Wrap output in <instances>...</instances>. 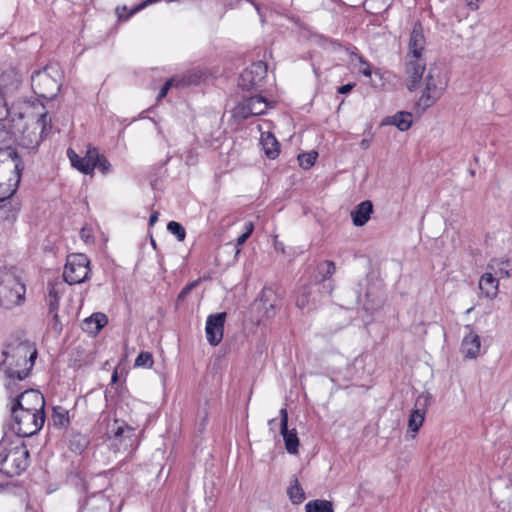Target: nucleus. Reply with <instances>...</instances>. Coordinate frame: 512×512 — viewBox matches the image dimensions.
I'll list each match as a JSON object with an SVG mask.
<instances>
[{
	"mask_svg": "<svg viewBox=\"0 0 512 512\" xmlns=\"http://www.w3.org/2000/svg\"><path fill=\"white\" fill-rule=\"evenodd\" d=\"M48 318V327L53 330L56 334H60L63 329V325L60 321V317L58 315V309H54L53 311L48 309L47 312Z\"/></svg>",
	"mask_w": 512,
	"mask_h": 512,
	"instance_id": "nucleus-32",
	"label": "nucleus"
},
{
	"mask_svg": "<svg viewBox=\"0 0 512 512\" xmlns=\"http://www.w3.org/2000/svg\"><path fill=\"white\" fill-rule=\"evenodd\" d=\"M361 146H362V147H364V148H367V147L369 146V141H367V140H365V139H364V140H362V142H361Z\"/></svg>",
	"mask_w": 512,
	"mask_h": 512,
	"instance_id": "nucleus-53",
	"label": "nucleus"
},
{
	"mask_svg": "<svg viewBox=\"0 0 512 512\" xmlns=\"http://www.w3.org/2000/svg\"><path fill=\"white\" fill-rule=\"evenodd\" d=\"M10 407L45 414V399L40 391L27 389L11 400Z\"/></svg>",
	"mask_w": 512,
	"mask_h": 512,
	"instance_id": "nucleus-9",
	"label": "nucleus"
},
{
	"mask_svg": "<svg viewBox=\"0 0 512 512\" xmlns=\"http://www.w3.org/2000/svg\"><path fill=\"white\" fill-rule=\"evenodd\" d=\"M373 212L372 202L365 200L358 204L354 210L351 211V218L355 226L365 225L371 217Z\"/></svg>",
	"mask_w": 512,
	"mask_h": 512,
	"instance_id": "nucleus-22",
	"label": "nucleus"
},
{
	"mask_svg": "<svg viewBox=\"0 0 512 512\" xmlns=\"http://www.w3.org/2000/svg\"><path fill=\"white\" fill-rule=\"evenodd\" d=\"M167 230L173 234L178 241H184L186 237V231L179 222L170 221L167 225Z\"/></svg>",
	"mask_w": 512,
	"mask_h": 512,
	"instance_id": "nucleus-36",
	"label": "nucleus"
},
{
	"mask_svg": "<svg viewBox=\"0 0 512 512\" xmlns=\"http://www.w3.org/2000/svg\"><path fill=\"white\" fill-rule=\"evenodd\" d=\"M431 401L432 395L428 392H423L417 397L414 408L411 410L408 420V429L414 433L413 437H415V434L423 425L426 410L431 404Z\"/></svg>",
	"mask_w": 512,
	"mask_h": 512,
	"instance_id": "nucleus-13",
	"label": "nucleus"
},
{
	"mask_svg": "<svg viewBox=\"0 0 512 512\" xmlns=\"http://www.w3.org/2000/svg\"><path fill=\"white\" fill-rule=\"evenodd\" d=\"M508 266L509 261L507 260L491 259L488 263V269L492 270L496 275H499L502 278L510 276L509 270L507 269Z\"/></svg>",
	"mask_w": 512,
	"mask_h": 512,
	"instance_id": "nucleus-31",
	"label": "nucleus"
},
{
	"mask_svg": "<svg viewBox=\"0 0 512 512\" xmlns=\"http://www.w3.org/2000/svg\"><path fill=\"white\" fill-rule=\"evenodd\" d=\"M197 285V282H192L188 285H186L182 291L178 295V300L182 301L185 299L186 295Z\"/></svg>",
	"mask_w": 512,
	"mask_h": 512,
	"instance_id": "nucleus-44",
	"label": "nucleus"
},
{
	"mask_svg": "<svg viewBox=\"0 0 512 512\" xmlns=\"http://www.w3.org/2000/svg\"><path fill=\"white\" fill-rule=\"evenodd\" d=\"M354 86H355L354 83H348V84L342 85L338 88V93L347 94L353 89Z\"/></svg>",
	"mask_w": 512,
	"mask_h": 512,
	"instance_id": "nucleus-45",
	"label": "nucleus"
},
{
	"mask_svg": "<svg viewBox=\"0 0 512 512\" xmlns=\"http://www.w3.org/2000/svg\"><path fill=\"white\" fill-rule=\"evenodd\" d=\"M269 106L270 102L260 94L245 97L243 101L235 107L234 116L244 120L251 116L262 115Z\"/></svg>",
	"mask_w": 512,
	"mask_h": 512,
	"instance_id": "nucleus-10",
	"label": "nucleus"
},
{
	"mask_svg": "<svg viewBox=\"0 0 512 512\" xmlns=\"http://www.w3.org/2000/svg\"><path fill=\"white\" fill-rule=\"evenodd\" d=\"M374 74H375L376 76H378L380 79H382L383 73L381 72V70H380V69H376V70H374Z\"/></svg>",
	"mask_w": 512,
	"mask_h": 512,
	"instance_id": "nucleus-50",
	"label": "nucleus"
},
{
	"mask_svg": "<svg viewBox=\"0 0 512 512\" xmlns=\"http://www.w3.org/2000/svg\"><path fill=\"white\" fill-rule=\"evenodd\" d=\"M60 71L56 66L48 65L35 71L31 76V86L36 95L53 100L60 91Z\"/></svg>",
	"mask_w": 512,
	"mask_h": 512,
	"instance_id": "nucleus-4",
	"label": "nucleus"
},
{
	"mask_svg": "<svg viewBox=\"0 0 512 512\" xmlns=\"http://www.w3.org/2000/svg\"><path fill=\"white\" fill-rule=\"evenodd\" d=\"M112 378H113V381H115L117 379V374L115 373Z\"/></svg>",
	"mask_w": 512,
	"mask_h": 512,
	"instance_id": "nucleus-57",
	"label": "nucleus"
},
{
	"mask_svg": "<svg viewBox=\"0 0 512 512\" xmlns=\"http://www.w3.org/2000/svg\"><path fill=\"white\" fill-rule=\"evenodd\" d=\"M65 292V284L60 280H53L47 283V295L45 297V302L47 308L51 311L59 308V302L61 296Z\"/></svg>",
	"mask_w": 512,
	"mask_h": 512,
	"instance_id": "nucleus-21",
	"label": "nucleus"
},
{
	"mask_svg": "<svg viewBox=\"0 0 512 512\" xmlns=\"http://www.w3.org/2000/svg\"><path fill=\"white\" fill-rule=\"evenodd\" d=\"M80 238L86 243L92 242L94 239L92 230L88 227H83L80 231Z\"/></svg>",
	"mask_w": 512,
	"mask_h": 512,
	"instance_id": "nucleus-42",
	"label": "nucleus"
},
{
	"mask_svg": "<svg viewBox=\"0 0 512 512\" xmlns=\"http://www.w3.org/2000/svg\"><path fill=\"white\" fill-rule=\"evenodd\" d=\"M280 414V433L283 436V440L285 443V448L289 454L298 453L299 447V438L297 436L296 430L288 429V413L286 408H282L279 412Z\"/></svg>",
	"mask_w": 512,
	"mask_h": 512,
	"instance_id": "nucleus-16",
	"label": "nucleus"
},
{
	"mask_svg": "<svg viewBox=\"0 0 512 512\" xmlns=\"http://www.w3.org/2000/svg\"><path fill=\"white\" fill-rule=\"evenodd\" d=\"M309 297H310V288L307 286H303L297 295L296 298V305L300 309H304L308 306L309 303Z\"/></svg>",
	"mask_w": 512,
	"mask_h": 512,
	"instance_id": "nucleus-37",
	"label": "nucleus"
},
{
	"mask_svg": "<svg viewBox=\"0 0 512 512\" xmlns=\"http://www.w3.org/2000/svg\"><path fill=\"white\" fill-rule=\"evenodd\" d=\"M354 293H355V304H361L362 303V299H361V296H360L359 289H356L354 291Z\"/></svg>",
	"mask_w": 512,
	"mask_h": 512,
	"instance_id": "nucleus-48",
	"label": "nucleus"
},
{
	"mask_svg": "<svg viewBox=\"0 0 512 512\" xmlns=\"http://www.w3.org/2000/svg\"><path fill=\"white\" fill-rule=\"evenodd\" d=\"M107 434L109 437H113L115 439H120L122 437L130 438L134 436L135 429L127 425L124 421L114 420L113 423L108 425Z\"/></svg>",
	"mask_w": 512,
	"mask_h": 512,
	"instance_id": "nucleus-24",
	"label": "nucleus"
},
{
	"mask_svg": "<svg viewBox=\"0 0 512 512\" xmlns=\"http://www.w3.org/2000/svg\"><path fill=\"white\" fill-rule=\"evenodd\" d=\"M20 211L19 201H0V225L10 228L15 223Z\"/></svg>",
	"mask_w": 512,
	"mask_h": 512,
	"instance_id": "nucleus-20",
	"label": "nucleus"
},
{
	"mask_svg": "<svg viewBox=\"0 0 512 512\" xmlns=\"http://www.w3.org/2000/svg\"><path fill=\"white\" fill-rule=\"evenodd\" d=\"M11 429L16 434L15 438H24L35 435L40 431L45 422V414L25 411L10 407Z\"/></svg>",
	"mask_w": 512,
	"mask_h": 512,
	"instance_id": "nucleus-5",
	"label": "nucleus"
},
{
	"mask_svg": "<svg viewBox=\"0 0 512 512\" xmlns=\"http://www.w3.org/2000/svg\"><path fill=\"white\" fill-rule=\"evenodd\" d=\"M359 61H360L359 72L362 75H364L365 77H371L372 70H371L370 64L363 57H359Z\"/></svg>",
	"mask_w": 512,
	"mask_h": 512,
	"instance_id": "nucleus-40",
	"label": "nucleus"
},
{
	"mask_svg": "<svg viewBox=\"0 0 512 512\" xmlns=\"http://www.w3.org/2000/svg\"><path fill=\"white\" fill-rule=\"evenodd\" d=\"M424 81V90L416 102V105L423 110L431 107L434 103H436L444 90V88L440 86L442 84L441 74L436 66L429 67Z\"/></svg>",
	"mask_w": 512,
	"mask_h": 512,
	"instance_id": "nucleus-8",
	"label": "nucleus"
},
{
	"mask_svg": "<svg viewBox=\"0 0 512 512\" xmlns=\"http://www.w3.org/2000/svg\"><path fill=\"white\" fill-rule=\"evenodd\" d=\"M29 466V451L21 438L0 441V472L8 477L20 475Z\"/></svg>",
	"mask_w": 512,
	"mask_h": 512,
	"instance_id": "nucleus-2",
	"label": "nucleus"
},
{
	"mask_svg": "<svg viewBox=\"0 0 512 512\" xmlns=\"http://www.w3.org/2000/svg\"><path fill=\"white\" fill-rule=\"evenodd\" d=\"M266 314H267V316H268V317H270V316H272V315H273V313H272V314H270V311H269L268 309H266Z\"/></svg>",
	"mask_w": 512,
	"mask_h": 512,
	"instance_id": "nucleus-55",
	"label": "nucleus"
},
{
	"mask_svg": "<svg viewBox=\"0 0 512 512\" xmlns=\"http://www.w3.org/2000/svg\"><path fill=\"white\" fill-rule=\"evenodd\" d=\"M26 287L16 268L0 269V308L12 309L25 301Z\"/></svg>",
	"mask_w": 512,
	"mask_h": 512,
	"instance_id": "nucleus-3",
	"label": "nucleus"
},
{
	"mask_svg": "<svg viewBox=\"0 0 512 512\" xmlns=\"http://www.w3.org/2000/svg\"><path fill=\"white\" fill-rule=\"evenodd\" d=\"M121 10H127V7L126 6H123L122 8H117V13L119 15V18H122V13H121Z\"/></svg>",
	"mask_w": 512,
	"mask_h": 512,
	"instance_id": "nucleus-51",
	"label": "nucleus"
},
{
	"mask_svg": "<svg viewBox=\"0 0 512 512\" xmlns=\"http://www.w3.org/2000/svg\"><path fill=\"white\" fill-rule=\"evenodd\" d=\"M154 360L152 353L147 351H142L137 358L135 359L134 366L135 367H144L151 368L153 366Z\"/></svg>",
	"mask_w": 512,
	"mask_h": 512,
	"instance_id": "nucleus-35",
	"label": "nucleus"
},
{
	"mask_svg": "<svg viewBox=\"0 0 512 512\" xmlns=\"http://www.w3.org/2000/svg\"><path fill=\"white\" fill-rule=\"evenodd\" d=\"M468 333L464 336L461 343V352L467 358H476L480 353L481 340L478 334H476L470 325L465 327Z\"/></svg>",
	"mask_w": 512,
	"mask_h": 512,
	"instance_id": "nucleus-19",
	"label": "nucleus"
},
{
	"mask_svg": "<svg viewBox=\"0 0 512 512\" xmlns=\"http://www.w3.org/2000/svg\"><path fill=\"white\" fill-rule=\"evenodd\" d=\"M426 62L422 57H406L405 75L407 79V89L411 92L419 88Z\"/></svg>",
	"mask_w": 512,
	"mask_h": 512,
	"instance_id": "nucleus-14",
	"label": "nucleus"
},
{
	"mask_svg": "<svg viewBox=\"0 0 512 512\" xmlns=\"http://www.w3.org/2000/svg\"><path fill=\"white\" fill-rule=\"evenodd\" d=\"M159 212L155 211L150 215L149 225L153 226L158 220Z\"/></svg>",
	"mask_w": 512,
	"mask_h": 512,
	"instance_id": "nucleus-47",
	"label": "nucleus"
},
{
	"mask_svg": "<svg viewBox=\"0 0 512 512\" xmlns=\"http://www.w3.org/2000/svg\"><path fill=\"white\" fill-rule=\"evenodd\" d=\"M317 156L318 153L315 151H311L309 153H302L298 155L299 165L304 169H310L314 165Z\"/></svg>",
	"mask_w": 512,
	"mask_h": 512,
	"instance_id": "nucleus-34",
	"label": "nucleus"
},
{
	"mask_svg": "<svg viewBox=\"0 0 512 512\" xmlns=\"http://www.w3.org/2000/svg\"><path fill=\"white\" fill-rule=\"evenodd\" d=\"M173 82H174V79L171 78L168 81H166V83L162 86V88L160 89L159 94L157 96L158 101L167 95L170 87L173 85Z\"/></svg>",
	"mask_w": 512,
	"mask_h": 512,
	"instance_id": "nucleus-41",
	"label": "nucleus"
},
{
	"mask_svg": "<svg viewBox=\"0 0 512 512\" xmlns=\"http://www.w3.org/2000/svg\"><path fill=\"white\" fill-rule=\"evenodd\" d=\"M2 121L3 120H0V143L9 148L11 133Z\"/></svg>",
	"mask_w": 512,
	"mask_h": 512,
	"instance_id": "nucleus-39",
	"label": "nucleus"
},
{
	"mask_svg": "<svg viewBox=\"0 0 512 512\" xmlns=\"http://www.w3.org/2000/svg\"><path fill=\"white\" fill-rule=\"evenodd\" d=\"M67 156L71 165L82 172L83 174H92L95 168H98L103 174H106L111 169V164L108 159L99 153V150L89 145L85 156L80 157L73 149L67 150Z\"/></svg>",
	"mask_w": 512,
	"mask_h": 512,
	"instance_id": "nucleus-6",
	"label": "nucleus"
},
{
	"mask_svg": "<svg viewBox=\"0 0 512 512\" xmlns=\"http://www.w3.org/2000/svg\"><path fill=\"white\" fill-rule=\"evenodd\" d=\"M88 443L89 442L86 436L80 433L73 435L72 438L70 439L71 449L79 453H81L87 447Z\"/></svg>",
	"mask_w": 512,
	"mask_h": 512,
	"instance_id": "nucleus-33",
	"label": "nucleus"
},
{
	"mask_svg": "<svg viewBox=\"0 0 512 512\" xmlns=\"http://www.w3.org/2000/svg\"><path fill=\"white\" fill-rule=\"evenodd\" d=\"M9 157L15 162L14 171L16 172V179H9L6 182H0V201H18L13 196L18 188L24 164L19 158L15 150L9 151Z\"/></svg>",
	"mask_w": 512,
	"mask_h": 512,
	"instance_id": "nucleus-12",
	"label": "nucleus"
},
{
	"mask_svg": "<svg viewBox=\"0 0 512 512\" xmlns=\"http://www.w3.org/2000/svg\"><path fill=\"white\" fill-rule=\"evenodd\" d=\"M267 77L266 63L259 61L253 63L245 69L239 78V86L244 90H258L263 87L264 80Z\"/></svg>",
	"mask_w": 512,
	"mask_h": 512,
	"instance_id": "nucleus-11",
	"label": "nucleus"
},
{
	"mask_svg": "<svg viewBox=\"0 0 512 512\" xmlns=\"http://www.w3.org/2000/svg\"><path fill=\"white\" fill-rule=\"evenodd\" d=\"M245 231L237 238V243L235 246L236 254H239L240 249L239 246L244 244L246 240L250 237L253 232L254 226L252 222H246L244 225Z\"/></svg>",
	"mask_w": 512,
	"mask_h": 512,
	"instance_id": "nucleus-38",
	"label": "nucleus"
},
{
	"mask_svg": "<svg viewBox=\"0 0 512 512\" xmlns=\"http://www.w3.org/2000/svg\"><path fill=\"white\" fill-rule=\"evenodd\" d=\"M363 308H364L365 310H371V309H373V306H372V305H369L367 302H364V303H363Z\"/></svg>",
	"mask_w": 512,
	"mask_h": 512,
	"instance_id": "nucleus-52",
	"label": "nucleus"
},
{
	"mask_svg": "<svg viewBox=\"0 0 512 512\" xmlns=\"http://www.w3.org/2000/svg\"><path fill=\"white\" fill-rule=\"evenodd\" d=\"M226 316L225 312H220L207 317L205 332L210 345L217 346L222 341Z\"/></svg>",
	"mask_w": 512,
	"mask_h": 512,
	"instance_id": "nucleus-15",
	"label": "nucleus"
},
{
	"mask_svg": "<svg viewBox=\"0 0 512 512\" xmlns=\"http://www.w3.org/2000/svg\"><path fill=\"white\" fill-rule=\"evenodd\" d=\"M107 323V316L104 313L96 312L84 319L81 327L84 332L96 335Z\"/></svg>",
	"mask_w": 512,
	"mask_h": 512,
	"instance_id": "nucleus-23",
	"label": "nucleus"
},
{
	"mask_svg": "<svg viewBox=\"0 0 512 512\" xmlns=\"http://www.w3.org/2000/svg\"><path fill=\"white\" fill-rule=\"evenodd\" d=\"M426 39L424 36L423 26L420 22H416L410 34L408 43V57H422L425 49Z\"/></svg>",
	"mask_w": 512,
	"mask_h": 512,
	"instance_id": "nucleus-18",
	"label": "nucleus"
},
{
	"mask_svg": "<svg viewBox=\"0 0 512 512\" xmlns=\"http://www.w3.org/2000/svg\"><path fill=\"white\" fill-rule=\"evenodd\" d=\"M275 421H276L275 419L270 420L269 425H272L273 423H275Z\"/></svg>",
	"mask_w": 512,
	"mask_h": 512,
	"instance_id": "nucleus-56",
	"label": "nucleus"
},
{
	"mask_svg": "<svg viewBox=\"0 0 512 512\" xmlns=\"http://www.w3.org/2000/svg\"><path fill=\"white\" fill-rule=\"evenodd\" d=\"M289 499L293 504H300L305 500V493L297 478H294L293 484L287 489Z\"/></svg>",
	"mask_w": 512,
	"mask_h": 512,
	"instance_id": "nucleus-29",
	"label": "nucleus"
},
{
	"mask_svg": "<svg viewBox=\"0 0 512 512\" xmlns=\"http://www.w3.org/2000/svg\"><path fill=\"white\" fill-rule=\"evenodd\" d=\"M47 113H43L40 115L39 119H38V123L42 125V130L44 131L46 129V125H47Z\"/></svg>",
	"mask_w": 512,
	"mask_h": 512,
	"instance_id": "nucleus-46",
	"label": "nucleus"
},
{
	"mask_svg": "<svg viewBox=\"0 0 512 512\" xmlns=\"http://www.w3.org/2000/svg\"><path fill=\"white\" fill-rule=\"evenodd\" d=\"M5 148H7V147H6V146H4V145H2V144L0 143V154L2 153V151H3Z\"/></svg>",
	"mask_w": 512,
	"mask_h": 512,
	"instance_id": "nucleus-54",
	"label": "nucleus"
},
{
	"mask_svg": "<svg viewBox=\"0 0 512 512\" xmlns=\"http://www.w3.org/2000/svg\"><path fill=\"white\" fill-rule=\"evenodd\" d=\"M260 141L263 151L268 158L275 159L276 157H278L280 152V145L276 137L272 133H262Z\"/></svg>",
	"mask_w": 512,
	"mask_h": 512,
	"instance_id": "nucleus-25",
	"label": "nucleus"
},
{
	"mask_svg": "<svg viewBox=\"0 0 512 512\" xmlns=\"http://www.w3.org/2000/svg\"><path fill=\"white\" fill-rule=\"evenodd\" d=\"M186 163L187 164H194V157L191 155V156H188L186 158Z\"/></svg>",
	"mask_w": 512,
	"mask_h": 512,
	"instance_id": "nucleus-49",
	"label": "nucleus"
},
{
	"mask_svg": "<svg viewBox=\"0 0 512 512\" xmlns=\"http://www.w3.org/2000/svg\"><path fill=\"white\" fill-rule=\"evenodd\" d=\"M479 288L487 295H495L498 289V280L492 273H485L479 280Z\"/></svg>",
	"mask_w": 512,
	"mask_h": 512,
	"instance_id": "nucleus-26",
	"label": "nucleus"
},
{
	"mask_svg": "<svg viewBox=\"0 0 512 512\" xmlns=\"http://www.w3.org/2000/svg\"><path fill=\"white\" fill-rule=\"evenodd\" d=\"M158 1L159 0H145L144 2L140 3L135 8H133L131 10L130 14L126 17V19L129 18V16H131V15L135 14L136 12L142 10L143 8L147 7L148 5L156 3Z\"/></svg>",
	"mask_w": 512,
	"mask_h": 512,
	"instance_id": "nucleus-43",
	"label": "nucleus"
},
{
	"mask_svg": "<svg viewBox=\"0 0 512 512\" xmlns=\"http://www.w3.org/2000/svg\"><path fill=\"white\" fill-rule=\"evenodd\" d=\"M390 124L395 125L400 131H406L412 125V114L400 111L391 117Z\"/></svg>",
	"mask_w": 512,
	"mask_h": 512,
	"instance_id": "nucleus-27",
	"label": "nucleus"
},
{
	"mask_svg": "<svg viewBox=\"0 0 512 512\" xmlns=\"http://www.w3.org/2000/svg\"><path fill=\"white\" fill-rule=\"evenodd\" d=\"M336 271V266L333 261H323L317 266V275L315 280L322 283L323 292L330 295L334 289L333 281L331 280L332 275Z\"/></svg>",
	"mask_w": 512,
	"mask_h": 512,
	"instance_id": "nucleus-17",
	"label": "nucleus"
},
{
	"mask_svg": "<svg viewBox=\"0 0 512 512\" xmlns=\"http://www.w3.org/2000/svg\"><path fill=\"white\" fill-rule=\"evenodd\" d=\"M306 512H334L333 505L327 500H312L305 505Z\"/></svg>",
	"mask_w": 512,
	"mask_h": 512,
	"instance_id": "nucleus-30",
	"label": "nucleus"
},
{
	"mask_svg": "<svg viewBox=\"0 0 512 512\" xmlns=\"http://www.w3.org/2000/svg\"><path fill=\"white\" fill-rule=\"evenodd\" d=\"M2 355L4 359L1 368L7 379L5 385L12 391L16 381H22L28 377L37 357V350L27 342H19L6 346Z\"/></svg>",
	"mask_w": 512,
	"mask_h": 512,
	"instance_id": "nucleus-1",
	"label": "nucleus"
},
{
	"mask_svg": "<svg viewBox=\"0 0 512 512\" xmlns=\"http://www.w3.org/2000/svg\"><path fill=\"white\" fill-rule=\"evenodd\" d=\"M90 261L85 254L74 253L67 257L64 268V282L69 285L83 283L90 273Z\"/></svg>",
	"mask_w": 512,
	"mask_h": 512,
	"instance_id": "nucleus-7",
	"label": "nucleus"
},
{
	"mask_svg": "<svg viewBox=\"0 0 512 512\" xmlns=\"http://www.w3.org/2000/svg\"><path fill=\"white\" fill-rule=\"evenodd\" d=\"M52 420L56 427H59V428L67 427L70 424L68 410L62 406L54 407Z\"/></svg>",
	"mask_w": 512,
	"mask_h": 512,
	"instance_id": "nucleus-28",
	"label": "nucleus"
}]
</instances>
